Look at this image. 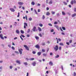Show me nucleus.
<instances>
[{
	"instance_id": "obj_1",
	"label": "nucleus",
	"mask_w": 76,
	"mask_h": 76,
	"mask_svg": "<svg viewBox=\"0 0 76 76\" xmlns=\"http://www.w3.org/2000/svg\"><path fill=\"white\" fill-rule=\"evenodd\" d=\"M53 48L55 51H57L58 50V45H56L55 47Z\"/></svg>"
},
{
	"instance_id": "obj_2",
	"label": "nucleus",
	"mask_w": 76,
	"mask_h": 76,
	"mask_svg": "<svg viewBox=\"0 0 76 76\" xmlns=\"http://www.w3.org/2000/svg\"><path fill=\"white\" fill-rule=\"evenodd\" d=\"M74 3H75H75H76V1L75 0H74V1L73 0H72L70 2L71 4L73 5V4Z\"/></svg>"
},
{
	"instance_id": "obj_3",
	"label": "nucleus",
	"mask_w": 76,
	"mask_h": 76,
	"mask_svg": "<svg viewBox=\"0 0 76 76\" xmlns=\"http://www.w3.org/2000/svg\"><path fill=\"white\" fill-rule=\"evenodd\" d=\"M22 51H23V49L20 48V49H18V51L20 53V54L21 55L22 54Z\"/></svg>"
},
{
	"instance_id": "obj_4",
	"label": "nucleus",
	"mask_w": 76,
	"mask_h": 76,
	"mask_svg": "<svg viewBox=\"0 0 76 76\" xmlns=\"http://www.w3.org/2000/svg\"><path fill=\"white\" fill-rule=\"evenodd\" d=\"M35 47L37 49H39V45L38 44H37L36 45H35Z\"/></svg>"
},
{
	"instance_id": "obj_5",
	"label": "nucleus",
	"mask_w": 76,
	"mask_h": 76,
	"mask_svg": "<svg viewBox=\"0 0 76 76\" xmlns=\"http://www.w3.org/2000/svg\"><path fill=\"white\" fill-rule=\"evenodd\" d=\"M24 47H25V48H26V49L27 50H29V49L28 48V47L27 46V45H24Z\"/></svg>"
},
{
	"instance_id": "obj_6",
	"label": "nucleus",
	"mask_w": 76,
	"mask_h": 76,
	"mask_svg": "<svg viewBox=\"0 0 76 76\" xmlns=\"http://www.w3.org/2000/svg\"><path fill=\"white\" fill-rule=\"evenodd\" d=\"M24 28L25 29L26 28V26L28 27V24L26 23H24Z\"/></svg>"
},
{
	"instance_id": "obj_7",
	"label": "nucleus",
	"mask_w": 76,
	"mask_h": 76,
	"mask_svg": "<svg viewBox=\"0 0 76 76\" xmlns=\"http://www.w3.org/2000/svg\"><path fill=\"white\" fill-rule=\"evenodd\" d=\"M18 4L19 5H23V3L22 2L19 1L18 2Z\"/></svg>"
},
{
	"instance_id": "obj_8",
	"label": "nucleus",
	"mask_w": 76,
	"mask_h": 76,
	"mask_svg": "<svg viewBox=\"0 0 76 76\" xmlns=\"http://www.w3.org/2000/svg\"><path fill=\"white\" fill-rule=\"evenodd\" d=\"M10 10H11V11L12 12H15V9H14L13 8H10Z\"/></svg>"
},
{
	"instance_id": "obj_9",
	"label": "nucleus",
	"mask_w": 76,
	"mask_h": 76,
	"mask_svg": "<svg viewBox=\"0 0 76 76\" xmlns=\"http://www.w3.org/2000/svg\"><path fill=\"white\" fill-rule=\"evenodd\" d=\"M0 37L1 38V39L4 40V37H3V35H2V34H0Z\"/></svg>"
},
{
	"instance_id": "obj_10",
	"label": "nucleus",
	"mask_w": 76,
	"mask_h": 76,
	"mask_svg": "<svg viewBox=\"0 0 76 76\" xmlns=\"http://www.w3.org/2000/svg\"><path fill=\"white\" fill-rule=\"evenodd\" d=\"M37 54L39 56H41V52H37Z\"/></svg>"
},
{
	"instance_id": "obj_11",
	"label": "nucleus",
	"mask_w": 76,
	"mask_h": 76,
	"mask_svg": "<svg viewBox=\"0 0 76 76\" xmlns=\"http://www.w3.org/2000/svg\"><path fill=\"white\" fill-rule=\"evenodd\" d=\"M53 62L51 61H50L49 63V64L50 65V66H53Z\"/></svg>"
},
{
	"instance_id": "obj_12",
	"label": "nucleus",
	"mask_w": 76,
	"mask_h": 76,
	"mask_svg": "<svg viewBox=\"0 0 76 76\" xmlns=\"http://www.w3.org/2000/svg\"><path fill=\"white\" fill-rule=\"evenodd\" d=\"M16 63H18V64H20V61H19L18 60H16Z\"/></svg>"
},
{
	"instance_id": "obj_13",
	"label": "nucleus",
	"mask_w": 76,
	"mask_h": 76,
	"mask_svg": "<svg viewBox=\"0 0 76 76\" xmlns=\"http://www.w3.org/2000/svg\"><path fill=\"white\" fill-rule=\"evenodd\" d=\"M55 27H56V28H57V29L58 30V31H59V27L58 26H57L56 25H55L54 26Z\"/></svg>"
},
{
	"instance_id": "obj_14",
	"label": "nucleus",
	"mask_w": 76,
	"mask_h": 76,
	"mask_svg": "<svg viewBox=\"0 0 76 76\" xmlns=\"http://www.w3.org/2000/svg\"><path fill=\"white\" fill-rule=\"evenodd\" d=\"M33 31H36V27H34L33 28Z\"/></svg>"
},
{
	"instance_id": "obj_15",
	"label": "nucleus",
	"mask_w": 76,
	"mask_h": 76,
	"mask_svg": "<svg viewBox=\"0 0 76 76\" xmlns=\"http://www.w3.org/2000/svg\"><path fill=\"white\" fill-rule=\"evenodd\" d=\"M60 45H61V46H64V44L63 43L61 42L59 43Z\"/></svg>"
},
{
	"instance_id": "obj_16",
	"label": "nucleus",
	"mask_w": 76,
	"mask_h": 76,
	"mask_svg": "<svg viewBox=\"0 0 76 76\" xmlns=\"http://www.w3.org/2000/svg\"><path fill=\"white\" fill-rule=\"evenodd\" d=\"M35 38H36V39L37 40H38V39H39V37L38 36H35Z\"/></svg>"
},
{
	"instance_id": "obj_17",
	"label": "nucleus",
	"mask_w": 76,
	"mask_h": 76,
	"mask_svg": "<svg viewBox=\"0 0 76 76\" xmlns=\"http://www.w3.org/2000/svg\"><path fill=\"white\" fill-rule=\"evenodd\" d=\"M38 30H39V31L40 32V31H41V28L39 27H38Z\"/></svg>"
},
{
	"instance_id": "obj_18",
	"label": "nucleus",
	"mask_w": 76,
	"mask_h": 76,
	"mask_svg": "<svg viewBox=\"0 0 76 76\" xmlns=\"http://www.w3.org/2000/svg\"><path fill=\"white\" fill-rule=\"evenodd\" d=\"M62 15H64V16H65V15H66V13L64 12H62Z\"/></svg>"
},
{
	"instance_id": "obj_19",
	"label": "nucleus",
	"mask_w": 76,
	"mask_h": 76,
	"mask_svg": "<svg viewBox=\"0 0 76 76\" xmlns=\"http://www.w3.org/2000/svg\"><path fill=\"white\" fill-rule=\"evenodd\" d=\"M50 15V12H47L46 13V15H47V16H49Z\"/></svg>"
},
{
	"instance_id": "obj_20",
	"label": "nucleus",
	"mask_w": 76,
	"mask_h": 76,
	"mask_svg": "<svg viewBox=\"0 0 76 76\" xmlns=\"http://www.w3.org/2000/svg\"><path fill=\"white\" fill-rule=\"evenodd\" d=\"M76 15V14L75 13V14L72 15V18H73V17H75V16Z\"/></svg>"
},
{
	"instance_id": "obj_21",
	"label": "nucleus",
	"mask_w": 76,
	"mask_h": 76,
	"mask_svg": "<svg viewBox=\"0 0 76 76\" xmlns=\"http://www.w3.org/2000/svg\"><path fill=\"white\" fill-rule=\"evenodd\" d=\"M16 32L17 34H19V30H16Z\"/></svg>"
},
{
	"instance_id": "obj_22",
	"label": "nucleus",
	"mask_w": 76,
	"mask_h": 76,
	"mask_svg": "<svg viewBox=\"0 0 76 76\" xmlns=\"http://www.w3.org/2000/svg\"><path fill=\"white\" fill-rule=\"evenodd\" d=\"M53 3V1L51 0L49 2V4H52Z\"/></svg>"
},
{
	"instance_id": "obj_23",
	"label": "nucleus",
	"mask_w": 76,
	"mask_h": 76,
	"mask_svg": "<svg viewBox=\"0 0 76 76\" xmlns=\"http://www.w3.org/2000/svg\"><path fill=\"white\" fill-rule=\"evenodd\" d=\"M31 4H32V5H33V6H34V5H35V2H34V1H33L31 2Z\"/></svg>"
},
{
	"instance_id": "obj_24",
	"label": "nucleus",
	"mask_w": 76,
	"mask_h": 76,
	"mask_svg": "<svg viewBox=\"0 0 76 76\" xmlns=\"http://www.w3.org/2000/svg\"><path fill=\"white\" fill-rule=\"evenodd\" d=\"M33 65L34 66H35V65H36V63L34 62L32 63Z\"/></svg>"
},
{
	"instance_id": "obj_25",
	"label": "nucleus",
	"mask_w": 76,
	"mask_h": 76,
	"mask_svg": "<svg viewBox=\"0 0 76 76\" xmlns=\"http://www.w3.org/2000/svg\"><path fill=\"white\" fill-rule=\"evenodd\" d=\"M63 3L64 4V5H67V3H66V2H63Z\"/></svg>"
},
{
	"instance_id": "obj_26",
	"label": "nucleus",
	"mask_w": 76,
	"mask_h": 76,
	"mask_svg": "<svg viewBox=\"0 0 76 76\" xmlns=\"http://www.w3.org/2000/svg\"><path fill=\"white\" fill-rule=\"evenodd\" d=\"M45 16L44 15H43L42 17V19L44 20V19H45Z\"/></svg>"
},
{
	"instance_id": "obj_27",
	"label": "nucleus",
	"mask_w": 76,
	"mask_h": 76,
	"mask_svg": "<svg viewBox=\"0 0 76 76\" xmlns=\"http://www.w3.org/2000/svg\"><path fill=\"white\" fill-rule=\"evenodd\" d=\"M34 60H35V58H31L30 59V60H31V61Z\"/></svg>"
},
{
	"instance_id": "obj_28",
	"label": "nucleus",
	"mask_w": 76,
	"mask_h": 76,
	"mask_svg": "<svg viewBox=\"0 0 76 76\" xmlns=\"http://www.w3.org/2000/svg\"><path fill=\"white\" fill-rule=\"evenodd\" d=\"M19 16H20V13L18 12V15L17 16V17H18V18H19Z\"/></svg>"
},
{
	"instance_id": "obj_29",
	"label": "nucleus",
	"mask_w": 76,
	"mask_h": 76,
	"mask_svg": "<svg viewBox=\"0 0 76 76\" xmlns=\"http://www.w3.org/2000/svg\"><path fill=\"white\" fill-rule=\"evenodd\" d=\"M62 29H63V30H66V28H65V27L62 26Z\"/></svg>"
},
{
	"instance_id": "obj_30",
	"label": "nucleus",
	"mask_w": 76,
	"mask_h": 76,
	"mask_svg": "<svg viewBox=\"0 0 76 76\" xmlns=\"http://www.w3.org/2000/svg\"><path fill=\"white\" fill-rule=\"evenodd\" d=\"M28 20H29L30 21H31V20H32V18H28Z\"/></svg>"
},
{
	"instance_id": "obj_31",
	"label": "nucleus",
	"mask_w": 76,
	"mask_h": 76,
	"mask_svg": "<svg viewBox=\"0 0 76 76\" xmlns=\"http://www.w3.org/2000/svg\"><path fill=\"white\" fill-rule=\"evenodd\" d=\"M42 52H43V53H44V52H45V50L44 49H42Z\"/></svg>"
},
{
	"instance_id": "obj_32",
	"label": "nucleus",
	"mask_w": 76,
	"mask_h": 76,
	"mask_svg": "<svg viewBox=\"0 0 76 76\" xmlns=\"http://www.w3.org/2000/svg\"><path fill=\"white\" fill-rule=\"evenodd\" d=\"M39 26H40L41 27H42V26H43V25L41 24H39Z\"/></svg>"
},
{
	"instance_id": "obj_33",
	"label": "nucleus",
	"mask_w": 76,
	"mask_h": 76,
	"mask_svg": "<svg viewBox=\"0 0 76 76\" xmlns=\"http://www.w3.org/2000/svg\"><path fill=\"white\" fill-rule=\"evenodd\" d=\"M34 12L36 15H38V13H37V12L36 10H34Z\"/></svg>"
},
{
	"instance_id": "obj_34",
	"label": "nucleus",
	"mask_w": 76,
	"mask_h": 76,
	"mask_svg": "<svg viewBox=\"0 0 76 76\" xmlns=\"http://www.w3.org/2000/svg\"><path fill=\"white\" fill-rule=\"evenodd\" d=\"M73 76H76V73L75 72H74Z\"/></svg>"
},
{
	"instance_id": "obj_35",
	"label": "nucleus",
	"mask_w": 76,
	"mask_h": 76,
	"mask_svg": "<svg viewBox=\"0 0 76 76\" xmlns=\"http://www.w3.org/2000/svg\"><path fill=\"white\" fill-rule=\"evenodd\" d=\"M60 29L61 31H62V32H63V30H62V28H61V27H60L59 28Z\"/></svg>"
},
{
	"instance_id": "obj_36",
	"label": "nucleus",
	"mask_w": 76,
	"mask_h": 76,
	"mask_svg": "<svg viewBox=\"0 0 76 76\" xmlns=\"http://www.w3.org/2000/svg\"><path fill=\"white\" fill-rule=\"evenodd\" d=\"M23 64L25 65H28V63H27V62H24L23 63Z\"/></svg>"
},
{
	"instance_id": "obj_37",
	"label": "nucleus",
	"mask_w": 76,
	"mask_h": 76,
	"mask_svg": "<svg viewBox=\"0 0 76 76\" xmlns=\"http://www.w3.org/2000/svg\"><path fill=\"white\" fill-rule=\"evenodd\" d=\"M21 32L22 33V34H24V31H23V30H21Z\"/></svg>"
},
{
	"instance_id": "obj_38",
	"label": "nucleus",
	"mask_w": 76,
	"mask_h": 76,
	"mask_svg": "<svg viewBox=\"0 0 76 76\" xmlns=\"http://www.w3.org/2000/svg\"><path fill=\"white\" fill-rule=\"evenodd\" d=\"M56 39L57 41V43L58 44V40L57 38H56Z\"/></svg>"
},
{
	"instance_id": "obj_39",
	"label": "nucleus",
	"mask_w": 76,
	"mask_h": 76,
	"mask_svg": "<svg viewBox=\"0 0 76 76\" xmlns=\"http://www.w3.org/2000/svg\"><path fill=\"white\" fill-rule=\"evenodd\" d=\"M10 69H12V68H13V66H10Z\"/></svg>"
},
{
	"instance_id": "obj_40",
	"label": "nucleus",
	"mask_w": 76,
	"mask_h": 76,
	"mask_svg": "<svg viewBox=\"0 0 76 76\" xmlns=\"http://www.w3.org/2000/svg\"><path fill=\"white\" fill-rule=\"evenodd\" d=\"M43 56L45 57V56H47V54H45V53H43Z\"/></svg>"
},
{
	"instance_id": "obj_41",
	"label": "nucleus",
	"mask_w": 76,
	"mask_h": 76,
	"mask_svg": "<svg viewBox=\"0 0 76 76\" xmlns=\"http://www.w3.org/2000/svg\"><path fill=\"white\" fill-rule=\"evenodd\" d=\"M12 50H14L15 49V48L13 46H12Z\"/></svg>"
},
{
	"instance_id": "obj_42",
	"label": "nucleus",
	"mask_w": 76,
	"mask_h": 76,
	"mask_svg": "<svg viewBox=\"0 0 76 76\" xmlns=\"http://www.w3.org/2000/svg\"><path fill=\"white\" fill-rule=\"evenodd\" d=\"M56 58H58L59 57V55H57L55 57Z\"/></svg>"
},
{
	"instance_id": "obj_43",
	"label": "nucleus",
	"mask_w": 76,
	"mask_h": 76,
	"mask_svg": "<svg viewBox=\"0 0 76 76\" xmlns=\"http://www.w3.org/2000/svg\"><path fill=\"white\" fill-rule=\"evenodd\" d=\"M48 25H49V26H53L52 24H51V23H49Z\"/></svg>"
},
{
	"instance_id": "obj_44",
	"label": "nucleus",
	"mask_w": 76,
	"mask_h": 76,
	"mask_svg": "<svg viewBox=\"0 0 76 76\" xmlns=\"http://www.w3.org/2000/svg\"><path fill=\"white\" fill-rule=\"evenodd\" d=\"M15 53L16 54H19V52L18 51H15Z\"/></svg>"
},
{
	"instance_id": "obj_45",
	"label": "nucleus",
	"mask_w": 76,
	"mask_h": 76,
	"mask_svg": "<svg viewBox=\"0 0 76 76\" xmlns=\"http://www.w3.org/2000/svg\"><path fill=\"white\" fill-rule=\"evenodd\" d=\"M66 44L67 45H70V43H69V42H66Z\"/></svg>"
},
{
	"instance_id": "obj_46",
	"label": "nucleus",
	"mask_w": 76,
	"mask_h": 76,
	"mask_svg": "<svg viewBox=\"0 0 76 76\" xmlns=\"http://www.w3.org/2000/svg\"><path fill=\"white\" fill-rule=\"evenodd\" d=\"M20 38H21V39H22V41H23V39L22 37L20 36Z\"/></svg>"
},
{
	"instance_id": "obj_47",
	"label": "nucleus",
	"mask_w": 76,
	"mask_h": 76,
	"mask_svg": "<svg viewBox=\"0 0 76 76\" xmlns=\"http://www.w3.org/2000/svg\"><path fill=\"white\" fill-rule=\"evenodd\" d=\"M74 11L75 12H76V8H75L74 9Z\"/></svg>"
},
{
	"instance_id": "obj_48",
	"label": "nucleus",
	"mask_w": 76,
	"mask_h": 76,
	"mask_svg": "<svg viewBox=\"0 0 76 76\" xmlns=\"http://www.w3.org/2000/svg\"><path fill=\"white\" fill-rule=\"evenodd\" d=\"M32 53H33V54H35L36 53V52H35V51H33L32 52Z\"/></svg>"
},
{
	"instance_id": "obj_49",
	"label": "nucleus",
	"mask_w": 76,
	"mask_h": 76,
	"mask_svg": "<svg viewBox=\"0 0 76 76\" xmlns=\"http://www.w3.org/2000/svg\"><path fill=\"white\" fill-rule=\"evenodd\" d=\"M52 15H54L55 14V12H52Z\"/></svg>"
},
{
	"instance_id": "obj_50",
	"label": "nucleus",
	"mask_w": 76,
	"mask_h": 76,
	"mask_svg": "<svg viewBox=\"0 0 76 76\" xmlns=\"http://www.w3.org/2000/svg\"><path fill=\"white\" fill-rule=\"evenodd\" d=\"M39 36H40V37H42V34H39Z\"/></svg>"
},
{
	"instance_id": "obj_51",
	"label": "nucleus",
	"mask_w": 76,
	"mask_h": 76,
	"mask_svg": "<svg viewBox=\"0 0 76 76\" xmlns=\"http://www.w3.org/2000/svg\"><path fill=\"white\" fill-rule=\"evenodd\" d=\"M21 37H23V38H25V36L23 35V34H21Z\"/></svg>"
},
{
	"instance_id": "obj_52",
	"label": "nucleus",
	"mask_w": 76,
	"mask_h": 76,
	"mask_svg": "<svg viewBox=\"0 0 76 76\" xmlns=\"http://www.w3.org/2000/svg\"><path fill=\"white\" fill-rule=\"evenodd\" d=\"M54 24H55V25H57V22H55L54 23Z\"/></svg>"
},
{
	"instance_id": "obj_53",
	"label": "nucleus",
	"mask_w": 76,
	"mask_h": 76,
	"mask_svg": "<svg viewBox=\"0 0 76 76\" xmlns=\"http://www.w3.org/2000/svg\"><path fill=\"white\" fill-rule=\"evenodd\" d=\"M69 42L70 43H72V40H70Z\"/></svg>"
},
{
	"instance_id": "obj_54",
	"label": "nucleus",
	"mask_w": 76,
	"mask_h": 76,
	"mask_svg": "<svg viewBox=\"0 0 76 76\" xmlns=\"http://www.w3.org/2000/svg\"><path fill=\"white\" fill-rule=\"evenodd\" d=\"M8 47L10 48H11V45H8Z\"/></svg>"
},
{
	"instance_id": "obj_55",
	"label": "nucleus",
	"mask_w": 76,
	"mask_h": 76,
	"mask_svg": "<svg viewBox=\"0 0 76 76\" xmlns=\"http://www.w3.org/2000/svg\"><path fill=\"white\" fill-rule=\"evenodd\" d=\"M30 32V29H28V30L27 31V32L28 33Z\"/></svg>"
},
{
	"instance_id": "obj_56",
	"label": "nucleus",
	"mask_w": 76,
	"mask_h": 76,
	"mask_svg": "<svg viewBox=\"0 0 76 76\" xmlns=\"http://www.w3.org/2000/svg\"><path fill=\"white\" fill-rule=\"evenodd\" d=\"M62 35H65V34H64V33H63V32H62L61 33Z\"/></svg>"
},
{
	"instance_id": "obj_57",
	"label": "nucleus",
	"mask_w": 76,
	"mask_h": 76,
	"mask_svg": "<svg viewBox=\"0 0 76 76\" xmlns=\"http://www.w3.org/2000/svg\"><path fill=\"white\" fill-rule=\"evenodd\" d=\"M37 6H41V4H38Z\"/></svg>"
},
{
	"instance_id": "obj_58",
	"label": "nucleus",
	"mask_w": 76,
	"mask_h": 76,
	"mask_svg": "<svg viewBox=\"0 0 76 76\" xmlns=\"http://www.w3.org/2000/svg\"><path fill=\"white\" fill-rule=\"evenodd\" d=\"M42 45H45V43H42Z\"/></svg>"
},
{
	"instance_id": "obj_59",
	"label": "nucleus",
	"mask_w": 76,
	"mask_h": 76,
	"mask_svg": "<svg viewBox=\"0 0 76 76\" xmlns=\"http://www.w3.org/2000/svg\"><path fill=\"white\" fill-rule=\"evenodd\" d=\"M61 47L60 46V47H59V50H61Z\"/></svg>"
},
{
	"instance_id": "obj_60",
	"label": "nucleus",
	"mask_w": 76,
	"mask_h": 76,
	"mask_svg": "<svg viewBox=\"0 0 76 76\" xmlns=\"http://www.w3.org/2000/svg\"><path fill=\"white\" fill-rule=\"evenodd\" d=\"M50 56H53V53H50Z\"/></svg>"
},
{
	"instance_id": "obj_61",
	"label": "nucleus",
	"mask_w": 76,
	"mask_h": 76,
	"mask_svg": "<svg viewBox=\"0 0 76 76\" xmlns=\"http://www.w3.org/2000/svg\"><path fill=\"white\" fill-rule=\"evenodd\" d=\"M26 76H29V73L27 72Z\"/></svg>"
},
{
	"instance_id": "obj_62",
	"label": "nucleus",
	"mask_w": 76,
	"mask_h": 76,
	"mask_svg": "<svg viewBox=\"0 0 76 76\" xmlns=\"http://www.w3.org/2000/svg\"><path fill=\"white\" fill-rule=\"evenodd\" d=\"M69 7H70V8L72 7V5H69Z\"/></svg>"
},
{
	"instance_id": "obj_63",
	"label": "nucleus",
	"mask_w": 76,
	"mask_h": 76,
	"mask_svg": "<svg viewBox=\"0 0 76 76\" xmlns=\"http://www.w3.org/2000/svg\"><path fill=\"white\" fill-rule=\"evenodd\" d=\"M46 10H49V8L48 7H47L46 8Z\"/></svg>"
},
{
	"instance_id": "obj_64",
	"label": "nucleus",
	"mask_w": 76,
	"mask_h": 76,
	"mask_svg": "<svg viewBox=\"0 0 76 76\" xmlns=\"http://www.w3.org/2000/svg\"><path fill=\"white\" fill-rule=\"evenodd\" d=\"M38 12H40V10L39 9H38Z\"/></svg>"
}]
</instances>
